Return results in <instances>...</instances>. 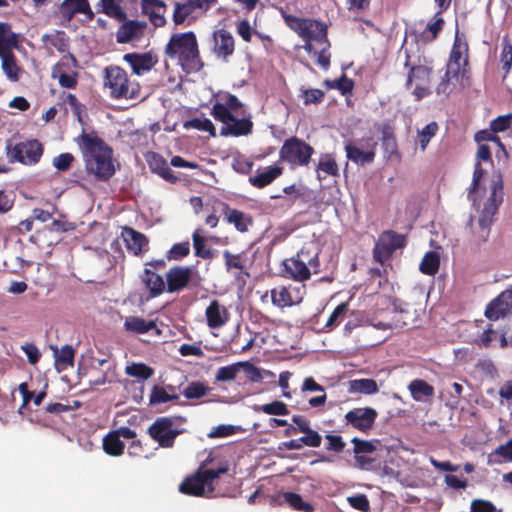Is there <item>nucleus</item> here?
Instances as JSON below:
<instances>
[{
  "instance_id": "nucleus-26",
  "label": "nucleus",
  "mask_w": 512,
  "mask_h": 512,
  "mask_svg": "<svg viewBox=\"0 0 512 512\" xmlns=\"http://www.w3.org/2000/svg\"><path fill=\"white\" fill-rule=\"evenodd\" d=\"M123 60L131 66L132 72L139 76L150 71L157 64V59L150 52L127 53L123 56Z\"/></svg>"
},
{
  "instance_id": "nucleus-5",
  "label": "nucleus",
  "mask_w": 512,
  "mask_h": 512,
  "mask_svg": "<svg viewBox=\"0 0 512 512\" xmlns=\"http://www.w3.org/2000/svg\"><path fill=\"white\" fill-rule=\"evenodd\" d=\"M319 252L312 243L304 245L296 255L283 261V276L297 282L309 280L320 271Z\"/></svg>"
},
{
  "instance_id": "nucleus-37",
  "label": "nucleus",
  "mask_w": 512,
  "mask_h": 512,
  "mask_svg": "<svg viewBox=\"0 0 512 512\" xmlns=\"http://www.w3.org/2000/svg\"><path fill=\"white\" fill-rule=\"evenodd\" d=\"M408 389L415 401L421 402L434 395V387L422 379H415L410 382Z\"/></svg>"
},
{
  "instance_id": "nucleus-54",
  "label": "nucleus",
  "mask_w": 512,
  "mask_h": 512,
  "mask_svg": "<svg viewBox=\"0 0 512 512\" xmlns=\"http://www.w3.org/2000/svg\"><path fill=\"white\" fill-rule=\"evenodd\" d=\"M210 392V387L203 382H190L182 391L187 399H200Z\"/></svg>"
},
{
  "instance_id": "nucleus-7",
  "label": "nucleus",
  "mask_w": 512,
  "mask_h": 512,
  "mask_svg": "<svg viewBox=\"0 0 512 512\" xmlns=\"http://www.w3.org/2000/svg\"><path fill=\"white\" fill-rule=\"evenodd\" d=\"M228 471L227 466L207 469L200 466L193 474L188 475L179 485V491L193 497H212L215 491V480Z\"/></svg>"
},
{
  "instance_id": "nucleus-45",
  "label": "nucleus",
  "mask_w": 512,
  "mask_h": 512,
  "mask_svg": "<svg viewBox=\"0 0 512 512\" xmlns=\"http://www.w3.org/2000/svg\"><path fill=\"white\" fill-rule=\"evenodd\" d=\"M440 266V256L435 251H429L427 252L419 266L420 271L428 276H434Z\"/></svg>"
},
{
  "instance_id": "nucleus-6",
  "label": "nucleus",
  "mask_w": 512,
  "mask_h": 512,
  "mask_svg": "<svg viewBox=\"0 0 512 512\" xmlns=\"http://www.w3.org/2000/svg\"><path fill=\"white\" fill-rule=\"evenodd\" d=\"M103 87L108 90L109 97L114 100H135L141 95L140 84L131 80L126 70L117 65L104 68Z\"/></svg>"
},
{
  "instance_id": "nucleus-27",
  "label": "nucleus",
  "mask_w": 512,
  "mask_h": 512,
  "mask_svg": "<svg viewBox=\"0 0 512 512\" xmlns=\"http://www.w3.org/2000/svg\"><path fill=\"white\" fill-rule=\"evenodd\" d=\"M224 266L228 273H234L235 277L239 279L242 275L249 277V273L247 272L246 262H247V254L242 251L240 253H232L229 250H224L222 252Z\"/></svg>"
},
{
  "instance_id": "nucleus-41",
  "label": "nucleus",
  "mask_w": 512,
  "mask_h": 512,
  "mask_svg": "<svg viewBox=\"0 0 512 512\" xmlns=\"http://www.w3.org/2000/svg\"><path fill=\"white\" fill-rule=\"evenodd\" d=\"M1 68L10 81H19L20 75L23 70L17 64L16 56L14 55V53L1 58Z\"/></svg>"
},
{
  "instance_id": "nucleus-25",
  "label": "nucleus",
  "mask_w": 512,
  "mask_h": 512,
  "mask_svg": "<svg viewBox=\"0 0 512 512\" xmlns=\"http://www.w3.org/2000/svg\"><path fill=\"white\" fill-rule=\"evenodd\" d=\"M205 317L209 328L218 329L227 324L230 319V313L224 305L217 299H214L207 306Z\"/></svg>"
},
{
  "instance_id": "nucleus-52",
  "label": "nucleus",
  "mask_w": 512,
  "mask_h": 512,
  "mask_svg": "<svg viewBox=\"0 0 512 512\" xmlns=\"http://www.w3.org/2000/svg\"><path fill=\"white\" fill-rule=\"evenodd\" d=\"M178 394H168L166 388L159 385H154L149 395V403L151 405L167 403L169 401L178 400Z\"/></svg>"
},
{
  "instance_id": "nucleus-4",
  "label": "nucleus",
  "mask_w": 512,
  "mask_h": 512,
  "mask_svg": "<svg viewBox=\"0 0 512 512\" xmlns=\"http://www.w3.org/2000/svg\"><path fill=\"white\" fill-rule=\"evenodd\" d=\"M503 195V183L499 178L498 180L493 181L491 185V194L485 201L477 221L474 222L472 217L469 220L468 224L471 229L470 241L473 244L479 246L489 239L495 215L503 202Z\"/></svg>"
},
{
  "instance_id": "nucleus-53",
  "label": "nucleus",
  "mask_w": 512,
  "mask_h": 512,
  "mask_svg": "<svg viewBox=\"0 0 512 512\" xmlns=\"http://www.w3.org/2000/svg\"><path fill=\"white\" fill-rule=\"evenodd\" d=\"M254 410L256 412H263L267 415H275V416H285L290 413L287 405L279 400H275L271 403L263 404L260 406H255Z\"/></svg>"
},
{
  "instance_id": "nucleus-1",
  "label": "nucleus",
  "mask_w": 512,
  "mask_h": 512,
  "mask_svg": "<svg viewBox=\"0 0 512 512\" xmlns=\"http://www.w3.org/2000/svg\"><path fill=\"white\" fill-rule=\"evenodd\" d=\"M76 142L82 152L87 174L97 181H109L116 172L112 148L95 132L83 131Z\"/></svg>"
},
{
  "instance_id": "nucleus-18",
  "label": "nucleus",
  "mask_w": 512,
  "mask_h": 512,
  "mask_svg": "<svg viewBox=\"0 0 512 512\" xmlns=\"http://www.w3.org/2000/svg\"><path fill=\"white\" fill-rule=\"evenodd\" d=\"M512 313V288L502 291L487 306L484 315L490 321H498Z\"/></svg>"
},
{
  "instance_id": "nucleus-55",
  "label": "nucleus",
  "mask_w": 512,
  "mask_h": 512,
  "mask_svg": "<svg viewBox=\"0 0 512 512\" xmlns=\"http://www.w3.org/2000/svg\"><path fill=\"white\" fill-rule=\"evenodd\" d=\"M244 367V362H237L231 365L222 366L218 368L215 379L220 382L235 380L241 368Z\"/></svg>"
},
{
  "instance_id": "nucleus-39",
  "label": "nucleus",
  "mask_w": 512,
  "mask_h": 512,
  "mask_svg": "<svg viewBox=\"0 0 512 512\" xmlns=\"http://www.w3.org/2000/svg\"><path fill=\"white\" fill-rule=\"evenodd\" d=\"M349 312L350 304L348 301L342 302L339 305H337L327 319V322L324 326L325 331H332L334 328L339 326L347 317Z\"/></svg>"
},
{
  "instance_id": "nucleus-62",
  "label": "nucleus",
  "mask_w": 512,
  "mask_h": 512,
  "mask_svg": "<svg viewBox=\"0 0 512 512\" xmlns=\"http://www.w3.org/2000/svg\"><path fill=\"white\" fill-rule=\"evenodd\" d=\"M325 438L327 440L326 450L335 453L343 452L346 443L340 435H333L331 433H328L325 435Z\"/></svg>"
},
{
  "instance_id": "nucleus-13",
  "label": "nucleus",
  "mask_w": 512,
  "mask_h": 512,
  "mask_svg": "<svg viewBox=\"0 0 512 512\" xmlns=\"http://www.w3.org/2000/svg\"><path fill=\"white\" fill-rule=\"evenodd\" d=\"M406 245L404 235L398 234L393 230L384 231L378 238L373 249L374 260L384 264L395 252Z\"/></svg>"
},
{
  "instance_id": "nucleus-10",
  "label": "nucleus",
  "mask_w": 512,
  "mask_h": 512,
  "mask_svg": "<svg viewBox=\"0 0 512 512\" xmlns=\"http://www.w3.org/2000/svg\"><path fill=\"white\" fill-rule=\"evenodd\" d=\"M314 152L311 145L293 136L284 141L279 151V159L287 162L291 167L307 166Z\"/></svg>"
},
{
  "instance_id": "nucleus-15",
  "label": "nucleus",
  "mask_w": 512,
  "mask_h": 512,
  "mask_svg": "<svg viewBox=\"0 0 512 512\" xmlns=\"http://www.w3.org/2000/svg\"><path fill=\"white\" fill-rule=\"evenodd\" d=\"M378 412L372 407H357L349 410L344 420L346 425L367 434L375 425Z\"/></svg>"
},
{
  "instance_id": "nucleus-48",
  "label": "nucleus",
  "mask_w": 512,
  "mask_h": 512,
  "mask_svg": "<svg viewBox=\"0 0 512 512\" xmlns=\"http://www.w3.org/2000/svg\"><path fill=\"white\" fill-rule=\"evenodd\" d=\"M125 373L130 377L145 381L153 376L154 369L144 363H132L126 366Z\"/></svg>"
},
{
  "instance_id": "nucleus-44",
  "label": "nucleus",
  "mask_w": 512,
  "mask_h": 512,
  "mask_svg": "<svg viewBox=\"0 0 512 512\" xmlns=\"http://www.w3.org/2000/svg\"><path fill=\"white\" fill-rule=\"evenodd\" d=\"M280 497L294 510L301 512H314L315 510L313 505L305 502L301 495L295 492H283Z\"/></svg>"
},
{
  "instance_id": "nucleus-36",
  "label": "nucleus",
  "mask_w": 512,
  "mask_h": 512,
  "mask_svg": "<svg viewBox=\"0 0 512 512\" xmlns=\"http://www.w3.org/2000/svg\"><path fill=\"white\" fill-rule=\"evenodd\" d=\"M63 62H59L56 65L53 66L51 76L53 79H57L59 82V85L63 88H69L73 89L77 86L78 80V74L77 72L72 73H66L63 70L64 67Z\"/></svg>"
},
{
  "instance_id": "nucleus-29",
  "label": "nucleus",
  "mask_w": 512,
  "mask_h": 512,
  "mask_svg": "<svg viewBox=\"0 0 512 512\" xmlns=\"http://www.w3.org/2000/svg\"><path fill=\"white\" fill-rule=\"evenodd\" d=\"M221 205L225 220L229 224H233L237 231L241 233L247 232L253 224L252 217L238 209L231 208L227 203H221Z\"/></svg>"
},
{
  "instance_id": "nucleus-24",
  "label": "nucleus",
  "mask_w": 512,
  "mask_h": 512,
  "mask_svg": "<svg viewBox=\"0 0 512 512\" xmlns=\"http://www.w3.org/2000/svg\"><path fill=\"white\" fill-rule=\"evenodd\" d=\"M469 76H462V73L457 71L450 72V69L446 67V72L439 82L436 92L438 95L449 96L457 88L463 89L470 80Z\"/></svg>"
},
{
  "instance_id": "nucleus-3",
  "label": "nucleus",
  "mask_w": 512,
  "mask_h": 512,
  "mask_svg": "<svg viewBox=\"0 0 512 512\" xmlns=\"http://www.w3.org/2000/svg\"><path fill=\"white\" fill-rule=\"evenodd\" d=\"M165 54L177 60L187 72H199L204 67L201 59L197 37L193 31L173 34L165 47Z\"/></svg>"
},
{
  "instance_id": "nucleus-64",
  "label": "nucleus",
  "mask_w": 512,
  "mask_h": 512,
  "mask_svg": "<svg viewBox=\"0 0 512 512\" xmlns=\"http://www.w3.org/2000/svg\"><path fill=\"white\" fill-rule=\"evenodd\" d=\"M471 512H497V508L491 501L474 499L471 502Z\"/></svg>"
},
{
  "instance_id": "nucleus-33",
  "label": "nucleus",
  "mask_w": 512,
  "mask_h": 512,
  "mask_svg": "<svg viewBox=\"0 0 512 512\" xmlns=\"http://www.w3.org/2000/svg\"><path fill=\"white\" fill-rule=\"evenodd\" d=\"M123 328L133 334H145L156 328V322L153 320L146 321L138 316H128L125 318Z\"/></svg>"
},
{
  "instance_id": "nucleus-21",
  "label": "nucleus",
  "mask_w": 512,
  "mask_h": 512,
  "mask_svg": "<svg viewBox=\"0 0 512 512\" xmlns=\"http://www.w3.org/2000/svg\"><path fill=\"white\" fill-rule=\"evenodd\" d=\"M192 268L189 266H174L166 273L167 292H179L186 287L192 279Z\"/></svg>"
},
{
  "instance_id": "nucleus-60",
  "label": "nucleus",
  "mask_w": 512,
  "mask_h": 512,
  "mask_svg": "<svg viewBox=\"0 0 512 512\" xmlns=\"http://www.w3.org/2000/svg\"><path fill=\"white\" fill-rule=\"evenodd\" d=\"M146 161L150 170L156 174H159L168 165L165 158L156 152L148 153Z\"/></svg>"
},
{
  "instance_id": "nucleus-58",
  "label": "nucleus",
  "mask_w": 512,
  "mask_h": 512,
  "mask_svg": "<svg viewBox=\"0 0 512 512\" xmlns=\"http://www.w3.org/2000/svg\"><path fill=\"white\" fill-rule=\"evenodd\" d=\"M300 97L303 99L304 105H310V104H320L325 97V92L317 89V88H310V89H304L301 91Z\"/></svg>"
},
{
  "instance_id": "nucleus-31",
  "label": "nucleus",
  "mask_w": 512,
  "mask_h": 512,
  "mask_svg": "<svg viewBox=\"0 0 512 512\" xmlns=\"http://www.w3.org/2000/svg\"><path fill=\"white\" fill-rule=\"evenodd\" d=\"M283 173V168L277 165L267 167L263 172H259L249 177L250 184L258 189H262L270 185Z\"/></svg>"
},
{
  "instance_id": "nucleus-22",
  "label": "nucleus",
  "mask_w": 512,
  "mask_h": 512,
  "mask_svg": "<svg viewBox=\"0 0 512 512\" xmlns=\"http://www.w3.org/2000/svg\"><path fill=\"white\" fill-rule=\"evenodd\" d=\"M121 236L125 242L127 250L133 255L140 256L148 250V238L134 228L128 226L123 227Z\"/></svg>"
},
{
  "instance_id": "nucleus-20",
  "label": "nucleus",
  "mask_w": 512,
  "mask_h": 512,
  "mask_svg": "<svg viewBox=\"0 0 512 512\" xmlns=\"http://www.w3.org/2000/svg\"><path fill=\"white\" fill-rule=\"evenodd\" d=\"M213 53L217 58L228 62L235 51V40L233 35L226 29L221 28L213 33Z\"/></svg>"
},
{
  "instance_id": "nucleus-46",
  "label": "nucleus",
  "mask_w": 512,
  "mask_h": 512,
  "mask_svg": "<svg viewBox=\"0 0 512 512\" xmlns=\"http://www.w3.org/2000/svg\"><path fill=\"white\" fill-rule=\"evenodd\" d=\"M203 230L198 228L192 234L193 247L195 250V256L202 259H211L213 253L210 248L206 247V239L202 235Z\"/></svg>"
},
{
  "instance_id": "nucleus-19",
  "label": "nucleus",
  "mask_w": 512,
  "mask_h": 512,
  "mask_svg": "<svg viewBox=\"0 0 512 512\" xmlns=\"http://www.w3.org/2000/svg\"><path fill=\"white\" fill-rule=\"evenodd\" d=\"M405 61L404 67L407 68L408 75L406 80V87L409 88L414 81H420L423 84H428L430 82V77L432 73V68L421 64L420 57L417 60H412L411 55L409 54V50L405 49Z\"/></svg>"
},
{
  "instance_id": "nucleus-23",
  "label": "nucleus",
  "mask_w": 512,
  "mask_h": 512,
  "mask_svg": "<svg viewBox=\"0 0 512 512\" xmlns=\"http://www.w3.org/2000/svg\"><path fill=\"white\" fill-rule=\"evenodd\" d=\"M59 9L61 16L67 21H71L77 14L85 15L89 21L95 17L89 0H63Z\"/></svg>"
},
{
  "instance_id": "nucleus-28",
  "label": "nucleus",
  "mask_w": 512,
  "mask_h": 512,
  "mask_svg": "<svg viewBox=\"0 0 512 512\" xmlns=\"http://www.w3.org/2000/svg\"><path fill=\"white\" fill-rule=\"evenodd\" d=\"M143 14L149 17L155 27H163L166 24V4L161 0H141Z\"/></svg>"
},
{
  "instance_id": "nucleus-30",
  "label": "nucleus",
  "mask_w": 512,
  "mask_h": 512,
  "mask_svg": "<svg viewBox=\"0 0 512 512\" xmlns=\"http://www.w3.org/2000/svg\"><path fill=\"white\" fill-rule=\"evenodd\" d=\"M379 131L382 134L381 144L384 154L388 159L398 157V144L395 137L394 126L389 122L382 123L379 126Z\"/></svg>"
},
{
  "instance_id": "nucleus-42",
  "label": "nucleus",
  "mask_w": 512,
  "mask_h": 512,
  "mask_svg": "<svg viewBox=\"0 0 512 512\" xmlns=\"http://www.w3.org/2000/svg\"><path fill=\"white\" fill-rule=\"evenodd\" d=\"M55 363L57 369L64 370L69 366H73L75 350L71 345H64L60 350L54 349Z\"/></svg>"
},
{
  "instance_id": "nucleus-34",
  "label": "nucleus",
  "mask_w": 512,
  "mask_h": 512,
  "mask_svg": "<svg viewBox=\"0 0 512 512\" xmlns=\"http://www.w3.org/2000/svg\"><path fill=\"white\" fill-rule=\"evenodd\" d=\"M142 281L152 296L162 294L167 288L163 277L148 268L143 272Z\"/></svg>"
},
{
  "instance_id": "nucleus-63",
  "label": "nucleus",
  "mask_w": 512,
  "mask_h": 512,
  "mask_svg": "<svg viewBox=\"0 0 512 512\" xmlns=\"http://www.w3.org/2000/svg\"><path fill=\"white\" fill-rule=\"evenodd\" d=\"M303 434L304 436L300 437V441L303 443L304 446L311 448L320 447L322 443V437L316 430L309 429L305 431Z\"/></svg>"
},
{
  "instance_id": "nucleus-11",
  "label": "nucleus",
  "mask_w": 512,
  "mask_h": 512,
  "mask_svg": "<svg viewBox=\"0 0 512 512\" xmlns=\"http://www.w3.org/2000/svg\"><path fill=\"white\" fill-rule=\"evenodd\" d=\"M215 3L216 0H176L172 20L176 26L191 25Z\"/></svg>"
},
{
  "instance_id": "nucleus-35",
  "label": "nucleus",
  "mask_w": 512,
  "mask_h": 512,
  "mask_svg": "<svg viewBox=\"0 0 512 512\" xmlns=\"http://www.w3.org/2000/svg\"><path fill=\"white\" fill-rule=\"evenodd\" d=\"M377 145L376 142L373 144V148ZM346 157L356 164L372 163L375 158V150L363 151L359 147L348 143L345 145Z\"/></svg>"
},
{
  "instance_id": "nucleus-50",
  "label": "nucleus",
  "mask_w": 512,
  "mask_h": 512,
  "mask_svg": "<svg viewBox=\"0 0 512 512\" xmlns=\"http://www.w3.org/2000/svg\"><path fill=\"white\" fill-rule=\"evenodd\" d=\"M439 130V126L437 122L432 121L428 123L425 127L417 132V139L420 145V150L424 152L431 141V139L437 134Z\"/></svg>"
},
{
  "instance_id": "nucleus-61",
  "label": "nucleus",
  "mask_w": 512,
  "mask_h": 512,
  "mask_svg": "<svg viewBox=\"0 0 512 512\" xmlns=\"http://www.w3.org/2000/svg\"><path fill=\"white\" fill-rule=\"evenodd\" d=\"M190 253V244L188 241L175 243L171 249L168 252V258L179 260L186 256H188Z\"/></svg>"
},
{
  "instance_id": "nucleus-14",
  "label": "nucleus",
  "mask_w": 512,
  "mask_h": 512,
  "mask_svg": "<svg viewBox=\"0 0 512 512\" xmlns=\"http://www.w3.org/2000/svg\"><path fill=\"white\" fill-rule=\"evenodd\" d=\"M446 67L450 69V72L457 71L462 73V76L471 77L469 45L464 38L458 35V32L454 38Z\"/></svg>"
},
{
  "instance_id": "nucleus-17",
  "label": "nucleus",
  "mask_w": 512,
  "mask_h": 512,
  "mask_svg": "<svg viewBox=\"0 0 512 512\" xmlns=\"http://www.w3.org/2000/svg\"><path fill=\"white\" fill-rule=\"evenodd\" d=\"M304 292L305 286H277L273 288L270 292L271 301L274 306L280 309L292 307L302 302Z\"/></svg>"
},
{
  "instance_id": "nucleus-40",
  "label": "nucleus",
  "mask_w": 512,
  "mask_h": 512,
  "mask_svg": "<svg viewBox=\"0 0 512 512\" xmlns=\"http://www.w3.org/2000/svg\"><path fill=\"white\" fill-rule=\"evenodd\" d=\"M375 380L369 378L354 379L349 382V392L372 395L378 392Z\"/></svg>"
},
{
  "instance_id": "nucleus-32",
  "label": "nucleus",
  "mask_w": 512,
  "mask_h": 512,
  "mask_svg": "<svg viewBox=\"0 0 512 512\" xmlns=\"http://www.w3.org/2000/svg\"><path fill=\"white\" fill-rule=\"evenodd\" d=\"M123 1L124 0H99L96 5L97 11L116 21L124 20L127 13L122 7Z\"/></svg>"
},
{
  "instance_id": "nucleus-49",
  "label": "nucleus",
  "mask_w": 512,
  "mask_h": 512,
  "mask_svg": "<svg viewBox=\"0 0 512 512\" xmlns=\"http://www.w3.org/2000/svg\"><path fill=\"white\" fill-rule=\"evenodd\" d=\"M327 89H337L342 95L350 94L354 88V81L343 74L339 79H325L323 82Z\"/></svg>"
},
{
  "instance_id": "nucleus-38",
  "label": "nucleus",
  "mask_w": 512,
  "mask_h": 512,
  "mask_svg": "<svg viewBox=\"0 0 512 512\" xmlns=\"http://www.w3.org/2000/svg\"><path fill=\"white\" fill-rule=\"evenodd\" d=\"M316 170L319 180L325 179L327 176H337L339 173L338 165L331 154L321 156Z\"/></svg>"
},
{
  "instance_id": "nucleus-16",
  "label": "nucleus",
  "mask_w": 512,
  "mask_h": 512,
  "mask_svg": "<svg viewBox=\"0 0 512 512\" xmlns=\"http://www.w3.org/2000/svg\"><path fill=\"white\" fill-rule=\"evenodd\" d=\"M120 26L115 32L116 42L118 44H127L140 41L146 32L147 23L145 21L132 20L126 18L118 20Z\"/></svg>"
},
{
  "instance_id": "nucleus-43",
  "label": "nucleus",
  "mask_w": 512,
  "mask_h": 512,
  "mask_svg": "<svg viewBox=\"0 0 512 512\" xmlns=\"http://www.w3.org/2000/svg\"><path fill=\"white\" fill-rule=\"evenodd\" d=\"M125 444L119 438L117 433L110 432L103 439V449L110 456H120L123 454Z\"/></svg>"
},
{
  "instance_id": "nucleus-56",
  "label": "nucleus",
  "mask_w": 512,
  "mask_h": 512,
  "mask_svg": "<svg viewBox=\"0 0 512 512\" xmlns=\"http://www.w3.org/2000/svg\"><path fill=\"white\" fill-rule=\"evenodd\" d=\"M186 129H196L199 131L208 132L211 137H216V129L212 121L208 118H192L184 123Z\"/></svg>"
},
{
  "instance_id": "nucleus-12",
  "label": "nucleus",
  "mask_w": 512,
  "mask_h": 512,
  "mask_svg": "<svg viewBox=\"0 0 512 512\" xmlns=\"http://www.w3.org/2000/svg\"><path fill=\"white\" fill-rule=\"evenodd\" d=\"M7 158L9 163H21L23 165L37 164L43 155V145L36 139H27L16 143L7 144Z\"/></svg>"
},
{
  "instance_id": "nucleus-2",
  "label": "nucleus",
  "mask_w": 512,
  "mask_h": 512,
  "mask_svg": "<svg viewBox=\"0 0 512 512\" xmlns=\"http://www.w3.org/2000/svg\"><path fill=\"white\" fill-rule=\"evenodd\" d=\"M244 104L234 94L227 93L221 97V101H216L211 108V116L222 123L220 129L221 136H247L252 133L253 122L250 116L237 118L239 111Z\"/></svg>"
},
{
  "instance_id": "nucleus-47",
  "label": "nucleus",
  "mask_w": 512,
  "mask_h": 512,
  "mask_svg": "<svg viewBox=\"0 0 512 512\" xmlns=\"http://www.w3.org/2000/svg\"><path fill=\"white\" fill-rule=\"evenodd\" d=\"M441 14V12H437L433 17V21L428 23L426 29L422 32V38L425 41H434L442 31L445 21Z\"/></svg>"
},
{
  "instance_id": "nucleus-59",
  "label": "nucleus",
  "mask_w": 512,
  "mask_h": 512,
  "mask_svg": "<svg viewBox=\"0 0 512 512\" xmlns=\"http://www.w3.org/2000/svg\"><path fill=\"white\" fill-rule=\"evenodd\" d=\"M351 442L353 443V453L354 455H363V454H371L376 450V446L372 441L363 440L358 437L352 438Z\"/></svg>"
},
{
  "instance_id": "nucleus-57",
  "label": "nucleus",
  "mask_w": 512,
  "mask_h": 512,
  "mask_svg": "<svg viewBox=\"0 0 512 512\" xmlns=\"http://www.w3.org/2000/svg\"><path fill=\"white\" fill-rule=\"evenodd\" d=\"M64 102L68 104L73 112V115L77 118L78 122L83 124V117L86 116V107L77 99L74 94L69 93Z\"/></svg>"
},
{
  "instance_id": "nucleus-9",
  "label": "nucleus",
  "mask_w": 512,
  "mask_h": 512,
  "mask_svg": "<svg viewBox=\"0 0 512 512\" xmlns=\"http://www.w3.org/2000/svg\"><path fill=\"white\" fill-rule=\"evenodd\" d=\"M187 418L180 415L158 417L149 427V436L161 448H172L176 438L186 430L182 427Z\"/></svg>"
},
{
  "instance_id": "nucleus-51",
  "label": "nucleus",
  "mask_w": 512,
  "mask_h": 512,
  "mask_svg": "<svg viewBox=\"0 0 512 512\" xmlns=\"http://www.w3.org/2000/svg\"><path fill=\"white\" fill-rule=\"evenodd\" d=\"M317 43L323 44V47L319 52H316L313 48V52L311 54L317 56L316 62L317 64L324 70H328L330 67V59L331 54L329 49L331 47L330 41L328 39V32L326 31V40H314Z\"/></svg>"
},
{
  "instance_id": "nucleus-8",
  "label": "nucleus",
  "mask_w": 512,
  "mask_h": 512,
  "mask_svg": "<svg viewBox=\"0 0 512 512\" xmlns=\"http://www.w3.org/2000/svg\"><path fill=\"white\" fill-rule=\"evenodd\" d=\"M280 14L286 26L304 40L303 49L308 53L313 52V40H326L327 26L315 19L300 18L287 13L280 8Z\"/></svg>"
}]
</instances>
